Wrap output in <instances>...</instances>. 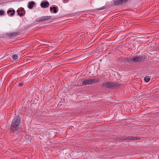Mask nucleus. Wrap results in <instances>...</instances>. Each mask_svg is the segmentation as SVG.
I'll return each instance as SVG.
<instances>
[{
  "mask_svg": "<svg viewBox=\"0 0 159 159\" xmlns=\"http://www.w3.org/2000/svg\"><path fill=\"white\" fill-rule=\"evenodd\" d=\"M109 7V6L106 5V6H103V7H101V8H97V9H96V10H101L103 9L106 8L107 7Z\"/></svg>",
  "mask_w": 159,
  "mask_h": 159,
  "instance_id": "4468645a",
  "label": "nucleus"
},
{
  "mask_svg": "<svg viewBox=\"0 0 159 159\" xmlns=\"http://www.w3.org/2000/svg\"><path fill=\"white\" fill-rule=\"evenodd\" d=\"M7 14L10 16H13L15 15V11L14 10H8L7 11Z\"/></svg>",
  "mask_w": 159,
  "mask_h": 159,
  "instance_id": "1a4fd4ad",
  "label": "nucleus"
},
{
  "mask_svg": "<svg viewBox=\"0 0 159 159\" xmlns=\"http://www.w3.org/2000/svg\"><path fill=\"white\" fill-rule=\"evenodd\" d=\"M5 12L3 10H0V16H2L4 14Z\"/></svg>",
  "mask_w": 159,
  "mask_h": 159,
  "instance_id": "a211bd4d",
  "label": "nucleus"
},
{
  "mask_svg": "<svg viewBox=\"0 0 159 159\" xmlns=\"http://www.w3.org/2000/svg\"><path fill=\"white\" fill-rule=\"evenodd\" d=\"M141 139V138L139 137H134L129 136L126 137H117L116 140L118 141H123L125 140H139Z\"/></svg>",
  "mask_w": 159,
  "mask_h": 159,
  "instance_id": "7ed1b4c3",
  "label": "nucleus"
},
{
  "mask_svg": "<svg viewBox=\"0 0 159 159\" xmlns=\"http://www.w3.org/2000/svg\"><path fill=\"white\" fill-rule=\"evenodd\" d=\"M25 12H21V13H20L18 14V15L19 16L21 17L22 16H23L25 15Z\"/></svg>",
  "mask_w": 159,
  "mask_h": 159,
  "instance_id": "dca6fc26",
  "label": "nucleus"
},
{
  "mask_svg": "<svg viewBox=\"0 0 159 159\" xmlns=\"http://www.w3.org/2000/svg\"><path fill=\"white\" fill-rule=\"evenodd\" d=\"M144 80L145 82H148L150 80V78L149 76H147L144 78Z\"/></svg>",
  "mask_w": 159,
  "mask_h": 159,
  "instance_id": "f8f14e48",
  "label": "nucleus"
},
{
  "mask_svg": "<svg viewBox=\"0 0 159 159\" xmlns=\"http://www.w3.org/2000/svg\"><path fill=\"white\" fill-rule=\"evenodd\" d=\"M35 4V3L34 2H30L28 3V7L30 9H31L33 8Z\"/></svg>",
  "mask_w": 159,
  "mask_h": 159,
  "instance_id": "9b49d317",
  "label": "nucleus"
},
{
  "mask_svg": "<svg viewBox=\"0 0 159 159\" xmlns=\"http://www.w3.org/2000/svg\"><path fill=\"white\" fill-rule=\"evenodd\" d=\"M128 0H115L114 1L113 4L115 6L121 5L126 3Z\"/></svg>",
  "mask_w": 159,
  "mask_h": 159,
  "instance_id": "423d86ee",
  "label": "nucleus"
},
{
  "mask_svg": "<svg viewBox=\"0 0 159 159\" xmlns=\"http://www.w3.org/2000/svg\"><path fill=\"white\" fill-rule=\"evenodd\" d=\"M19 9L20 11L21 12H25V11L23 8L20 7Z\"/></svg>",
  "mask_w": 159,
  "mask_h": 159,
  "instance_id": "f3484780",
  "label": "nucleus"
},
{
  "mask_svg": "<svg viewBox=\"0 0 159 159\" xmlns=\"http://www.w3.org/2000/svg\"><path fill=\"white\" fill-rule=\"evenodd\" d=\"M16 12L17 13V14H18L19 13H20V9H18L17 11H16Z\"/></svg>",
  "mask_w": 159,
  "mask_h": 159,
  "instance_id": "aec40b11",
  "label": "nucleus"
},
{
  "mask_svg": "<svg viewBox=\"0 0 159 159\" xmlns=\"http://www.w3.org/2000/svg\"><path fill=\"white\" fill-rule=\"evenodd\" d=\"M49 5V3L47 1L42 2L40 4L41 6L43 8H45L48 7Z\"/></svg>",
  "mask_w": 159,
  "mask_h": 159,
  "instance_id": "6e6552de",
  "label": "nucleus"
},
{
  "mask_svg": "<svg viewBox=\"0 0 159 159\" xmlns=\"http://www.w3.org/2000/svg\"><path fill=\"white\" fill-rule=\"evenodd\" d=\"M99 80L96 79H88L84 80L82 82V85H91L93 83H95L98 82Z\"/></svg>",
  "mask_w": 159,
  "mask_h": 159,
  "instance_id": "39448f33",
  "label": "nucleus"
},
{
  "mask_svg": "<svg viewBox=\"0 0 159 159\" xmlns=\"http://www.w3.org/2000/svg\"><path fill=\"white\" fill-rule=\"evenodd\" d=\"M130 58H127V61L128 62H129L130 61H131L130 60Z\"/></svg>",
  "mask_w": 159,
  "mask_h": 159,
  "instance_id": "4be33fe9",
  "label": "nucleus"
},
{
  "mask_svg": "<svg viewBox=\"0 0 159 159\" xmlns=\"http://www.w3.org/2000/svg\"><path fill=\"white\" fill-rule=\"evenodd\" d=\"M20 122V118L19 116H16L11 123V128L12 131L16 134L18 133V129Z\"/></svg>",
  "mask_w": 159,
  "mask_h": 159,
  "instance_id": "f257e3e1",
  "label": "nucleus"
},
{
  "mask_svg": "<svg viewBox=\"0 0 159 159\" xmlns=\"http://www.w3.org/2000/svg\"><path fill=\"white\" fill-rule=\"evenodd\" d=\"M120 86V84L118 83H115L110 81H107L104 82L102 84V87H104L106 88L113 89L115 87Z\"/></svg>",
  "mask_w": 159,
  "mask_h": 159,
  "instance_id": "f03ea898",
  "label": "nucleus"
},
{
  "mask_svg": "<svg viewBox=\"0 0 159 159\" xmlns=\"http://www.w3.org/2000/svg\"><path fill=\"white\" fill-rule=\"evenodd\" d=\"M63 2L64 3H66V2H68V0H63Z\"/></svg>",
  "mask_w": 159,
  "mask_h": 159,
  "instance_id": "412c9836",
  "label": "nucleus"
},
{
  "mask_svg": "<svg viewBox=\"0 0 159 159\" xmlns=\"http://www.w3.org/2000/svg\"><path fill=\"white\" fill-rule=\"evenodd\" d=\"M23 83H20L19 84V85L20 86V87H21L22 86H23Z\"/></svg>",
  "mask_w": 159,
  "mask_h": 159,
  "instance_id": "6ab92c4d",
  "label": "nucleus"
},
{
  "mask_svg": "<svg viewBox=\"0 0 159 159\" xmlns=\"http://www.w3.org/2000/svg\"><path fill=\"white\" fill-rule=\"evenodd\" d=\"M21 33V32L20 31H19L17 32L13 33L10 35V37L11 38H13L16 36V35H17L20 34Z\"/></svg>",
  "mask_w": 159,
  "mask_h": 159,
  "instance_id": "9d476101",
  "label": "nucleus"
},
{
  "mask_svg": "<svg viewBox=\"0 0 159 159\" xmlns=\"http://www.w3.org/2000/svg\"><path fill=\"white\" fill-rule=\"evenodd\" d=\"M53 12L56 13H57V8L56 7H53Z\"/></svg>",
  "mask_w": 159,
  "mask_h": 159,
  "instance_id": "2eb2a0df",
  "label": "nucleus"
},
{
  "mask_svg": "<svg viewBox=\"0 0 159 159\" xmlns=\"http://www.w3.org/2000/svg\"><path fill=\"white\" fill-rule=\"evenodd\" d=\"M51 16H42L41 18L37 19L36 21L37 22H42L46 20H49L51 18Z\"/></svg>",
  "mask_w": 159,
  "mask_h": 159,
  "instance_id": "0eeeda50",
  "label": "nucleus"
},
{
  "mask_svg": "<svg viewBox=\"0 0 159 159\" xmlns=\"http://www.w3.org/2000/svg\"><path fill=\"white\" fill-rule=\"evenodd\" d=\"M53 7H50V11H53Z\"/></svg>",
  "mask_w": 159,
  "mask_h": 159,
  "instance_id": "5701e85b",
  "label": "nucleus"
},
{
  "mask_svg": "<svg viewBox=\"0 0 159 159\" xmlns=\"http://www.w3.org/2000/svg\"><path fill=\"white\" fill-rule=\"evenodd\" d=\"M12 57L13 60L15 61L17 59L18 56L17 55L15 54L12 55Z\"/></svg>",
  "mask_w": 159,
  "mask_h": 159,
  "instance_id": "ddd939ff",
  "label": "nucleus"
},
{
  "mask_svg": "<svg viewBox=\"0 0 159 159\" xmlns=\"http://www.w3.org/2000/svg\"><path fill=\"white\" fill-rule=\"evenodd\" d=\"M147 56L144 55L143 56H135L130 58V60L133 62H143L146 58Z\"/></svg>",
  "mask_w": 159,
  "mask_h": 159,
  "instance_id": "20e7f679",
  "label": "nucleus"
}]
</instances>
